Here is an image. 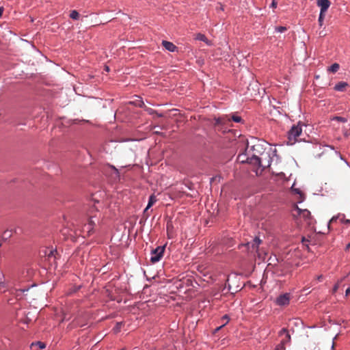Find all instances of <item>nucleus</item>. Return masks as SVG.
Listing matches in <instances>:
<instances>
[{"label":"nucleus","instance_id":"nucleus-1","mask_svg":"<svg viewBox=\"0 0 350 350\" xmlns=\"http://www.w3.org/2000/svg\"><path fill=\"white\" fill-rule=\"evenodd\" d=\"M246 161L253 165L265 169L271 165V159L269 153H262L261 157L253 154L251 157H247Z\"/></svg>","mask_w":350,"mask_h":350},{"label":"nucleus","instance_id":"nucleus-2","mask_svg":"<svg viewBox=\"0 0 350 350\" xmlns=\"http://www.w3.org/2000/svg\"><path fill=\"white\" fill-rule=\"evenodd\" d=\"M317 5L321 8L320 14L319 17V22L320 25H322V22L325 18V12L329 8L331 2L329 0H317Z\"/></svg>","mask_w":350,"mask_h":350},{"label":"nucleus","instance_id":"nucleus-3","mask_svg":"<svg viewBox=\"0 0 350 350\" xmlns=\"http://www.w3.org/2000/svg\"><path fill=\"white\" fill-rule=\"evenodd\" d=\"M301 128L299 125L293 126L288 133V143L291 145L295 144L297 137H298L301 133Z\"/></svg>","mask_w":350,"mask_h":350},{"label":"nucleus","instance_id":"nucleus-4","mask_svg":"<svg viewBox=\"0 0 350 350\" xmlns=\"http://www.w3.org/2000/svg\"><path fill=\"white\" fill-rule=\"evenodd\" d=\"M99 222V217L96 215H89L88 223L85 224L83 230L90 234L94 229V227Z\"/></svg>","mask_w":350,"mask_h":350},{"label":"nucleus","instance_id":"nucleus-5","mask_svg":"<svg viewBox=\"0 0 350 350\" xmlns=\"http://www.w3.org/2000/svg\"><path fill=\"white\" fill-rule=\"evenodd\" d=\"M165 246H158L155 249L151 251L150 254V261L152 263H156L159 262L161 258L163 257Z\"/></svg>","mask_w":350,"mask_h":350},{"label":"nucleus","instance_id":"nucleus-6","mask_svg":"<svg viewBox=\"0 0 350 350\" xmlns=\"http://www.w3.org/2000/svg\"><path fill=\"white\" fill-rule=\"evenodd\" d=\"M280 335L281 336H284V337L281 340L280 343L276 346L275 350H285L284 345L288 342L291 339L289 333L285 328H283L280 331Z\"/></svg>","mask_w":350,"mask_h":350},{"label":"nucleus","instance_id":"nucleus-7","mask_svg":"<svg viewBox=\"0 0 350 350\" xmlns=\"http://www.w3.org/2000/svg\"><path fill=\"white\" fill-rule=\"evenodd\" d=\"M247 150H252L253 154H258L260 157H261V154L262 153H269L268 152H265L264 150L262 144L259 142L255 144L252 145L251 146H250L248 143Z\"/></svg>","mask_w":350,"mask_h":350},{"label":"nucleus","instance_id":"nucleus-8","mask_svg":"<svg viewBox=\"0 0 350 350\" xmlns=\"http://www.w3.org/2000/svg\"><path fill=\"white\" fill-rule=\"evenodd\" d=\"M291 299L290 293H286L279 295L275 299V304L279 306H285L289 304Z\"/></svg>","mask_w":350,"mask_h":350},{"label":"nucleus","instance_id":"nucleus-9","mask_svg":"<svg viewBox=\"0 0 350 350\" xmlns=\"http://www.w3.org/2000/svg\"><path fill=\"white\" fill-rule=\"evenodd\" d=\"M215 126H228L230 122V118L228 116H223L214 118Z\"/></svg>","mask_w":350,"mask_h":350},{"label":"nucleus","instance_id":"nucleus-10","mask_svg":"<svg viewBox=\"0 0 350 350\" xmlns=\"http://www.w3.org/2000/svg\"><path fill=\"white\" fill-rule=\"evenodd\" d=\"M260 243L261 240L258 237H255L252 242H248L247 245L249 250L252 249V251H257Z\"/></svg>","mask_w":350,"mask_h":350},{"label":"nucleus","instance_id":"nucleus-11","mask_svg":"<svg viewBox=\"0 0 350 350\" xmlns=\"http://www.w3.org/2000/svg\"><path fill=\"white\" fill-rule=\"evenodd\" d=\"M92 201H94V204L93 207L90 210V213H92L94 210L98 211L100 208H103L104 207L103 202H100L97 200L94 196L92 198Z\"/></svg>","mask_w":350,"mask_h":350},{"label":"nucleus","instance_id":"nucleus-12","mask_svg":"<svg viewBox=\"0 0 350 350\" xmlns=\"http://www.w3.org/2000/svg\"><path fill=\"white\" fill-rule=\"evenodd\" d=\"M162 45L166 50L170 52H174L177 49V47L172 42L169 41L163 40Z\"/></svg>","mask_w":350,"mask_h":350},{"label":"nucleus","instance_id":"nucleus-13","mask_svg":"<svg viewBox=\"0 0 350 350\" xmlns=\"http://www.w3.org/2000/svg\"><path fill=\"white\" fill-rule=\"evenodd\" d=\"M348 86V83L345 81H340L334 86V90L339 92H343Z\"/></svg>","mask_w":350,"mask_h":350},{"label":"nucleus","instance_id":"nucleus-14","mask_svg":"<svg viewBox=\"0 0 350 350\" xmlns=\"http://www.w3.org/2000/svg\"><path fill=\"white\" fill-rule=\"evenodd\" d=\"M157 202V198L154 195H151L149 197L148 204L144 209V213L146 214V213L148 211V210Z\"/></svg>","mask_w":350,"mask_h":350},{"label":"nucleus","instance_id":"nucleus-15","mask_svg":"<svg viewBox=\"0 0 350 350\" xmlns=\"http://www.w3.org/2000/svg\"><path fill=\"white\" fill-rule=\"evenodd\" d=\"M196 39L198 40L204 42L208 46L211 45V42L202 33H198L196 36Z\"/></svg>","mask_w":350,"mask_h":350},{"label":"nucleus","instance_id":"nucleus-16","mask_svg":"<svg viewBox=\"0 0 350 350\" xmlns=\"http://www.w3.org/2000/svg\"><path fill=\"white\" fill-rule=\"evenodd\" d=\"M306 209H301L297 206V205H295L293 210V215L294 217L299 216L301 214V213H304Z\"/></svg>","mask_w":350,"mask_h":350},{"label":"nucleus","instance_id":"nucleus-17","mask_svg":"<svg viewBox=\"0 0 350 350\" xmlns=\"http://www.w3.org/2000/svg\"><path fill=\"white\" fill-rule=\"evenodd\" d=\"M308 229L310 228L312 230L317 232V228L314 226H311L312 224V217L310 215V213L309 211H308Z\"/></svg>","mask_w":350,"mask_h":350},{"label":"nucleus","instance_id":"nucleus-18","mask_svg":"<svg viewBox=\"0 0 350 350\" xmlns=\"http://www.w3.org/2000/svg\"><path fill=\"white\" fill-rule=\"evenodd\" d=\"M135 105L138 106L139 107L143 108L145 105L144 101L142 100V98L139 96L137 97V98L132 102Z\"/></svg>","mask_w":350,"mask_h":350},{"label":"nucleus","instance_id":"nucleus-19","mask_svg":"<svg viewBox=\"0 0 350 350\" xmlns=\"http://www.w3.org/2000/svg\"><path fill=\"white\" fill-rule=\"evenodd\" d=\"M290 323L291 325L293 324L295 326L300 327H303V325H304L303 322L299 319H295L292 320Z\"/></svg>","mask_w":350,"mask_h":350},{"label":"nucleus","instance_id":"nucleus-20","mask_svg":"<svg viewBox=\"0 0 350 350\" xmlns=\"http://www.w3.org/2000/svg\"><path fill=\"white\" fill-rule=\"evenodd\" d=\"M339 68V64L334 63L328 68V70L332 72H336L338 70Z\"/></svg>","mask_w":350,"mask_h":350},{"label":"nucleus","instance_id":"nucleus-21","mask_svg":"<svg viewBox=\"0 0 350 350\" xmlns=\"http://www.w3.org/2000/svg\"><path fill=\"white\" fill-rule=\"evenodd\" d=\"M70 17L72 18V19H74V20H77L79 17V14L77 11L76 10H72L70 14Z\"/></svg>","mask_w":350,"mask_h":350},{"label":"nucleus","instance_id":"nucleus-22","mask_svg":"<svg viewBox=\"0 0 350 350\" xmlns=\"http://www.w3.org/2000/svg\"><path fill=\"white\" fill-rule=\"evenodd\" d=\"M12 236V231L7 230L3 233V239L5 240L8 239Z\"/></svg>","mask_w":350,"mask_h":350},{"label":"nucleus","instance_id":"nucleus-23","mask_svg":"<svg viewBox=\"0 0 350 350\" xmlns=\"http://www.w3.org/2000/svg\"><path fill=\"white\" fill-rule=\"evenodd\" d=\"M143 108L150 115H152L156 113V111L153 109H152L150 107H148L146 105H144V107Z\"/></svg>","mask_w":350,"mask_h":350},{"label":"nucleus","instance_id":"nucleus-24","mask_svg":"<svg viewBox=\"0 0 350 350\" xmlns=\"http://www.w3.org/2000/svg\"><path fill=\"white\" fill-rule=\"evenodd\" d=\"M232 120L235 122H241L242 119L240 116H237V115H233L231 118H230V120Z\"/></svg>","mask_w":350,"mask_h":350},{"label":"nucleus","instance_id":"nucleus-25","mask_svg":"<svg viewBox=\"0 0 350 350\" xmlns=\"http://www.w3.org/2000/svg\"><path fill=\"white\" fill-rule=\"evenodd\" d=\"M275 30L277 32L283 33L286 30V27L284 26L275 27Z\"/></svg>","mask_w":350,"mask_h":350},{"label":"nucleus","instance_id":"nucleus-26","mask_svg":"<svg viewBox=\"0 0 350 350\" xmlns=\"http://www.w3.org/2000/svg\"><path fill=\"white\" fill-rule=\"evenodd\" d=\"M333 120H336L337 121L342 122H347V118H343V117H340V116H336V117H334L333 118Z\"/></svg>","mask_w":350,"mask_h":350},{"label":"nucleus","instance_id":"nucleus-27","mask_svg":"<svg viewBox=\"0 0 350 350\" xmlns=\"http://www.w3.org/2000/svg\"><path fill=\"white\" fill-rule=\"evenodd\" d=\"M31 345H38L39 347V348L41 349L45 348V347H46L45 344L42 342H37L36 343H32Z\"/></svg>","mask_w":350,"mask_h":350},{"label":"nucleus","instance_id":"nucleus-28","mask_svg":"<svg viewBox=\"0 0 350 350\" xmlns=\"http://www.w3.org/2000/svg\"><path fill=\"white\" fill-rule=\"evenodd\" d=\"M56 252H57L56 250H49V253L46 252V255H47L48 258H50L53 256H55V253H56Z\"/></svg>","mask_w":350,"mask_h":350},{"label":"nucleus","instance_id":"nucleus-29","mask_svg":"<svg viewBox=\"0 0 350 350\" xmlns=\"http://www.w3.org/2000/svg\"><path fill=\"white\" fill-rule=\"evenodd\" d=\"M338 217H333L329 221L328 224H327V228L329 229L330 228V225L331 224L335 222L337 219H338Z\"/></svg>","mask_w":350,"mask_h":350},{"label":"nucleus","instance_id":"nucleus-30","mask_svg":"<svg viewBox=\"0 0 350 350\" xmlns=\"http://www.w3.org/2000/svg\"><path fill=\"white\" fill-rule=\"evenodd\" d=\"M294 186H295V183L292 185L291 190L293 192H295V193L299 194V195L301 196V191H300V189L295 188Z\"/></svg>","mask_w":350,"mask_h":350},{"label":"nucleus","instance_id":"nucleus-31","mask_svg":"<svg viewBox=\"0 0 350 350\" xmlns=\"http://www.w3.org/2000/svg\"><path fill=\"white\" fill-rule=\"evenodd\" d=\"M229 320L230 318L227 314L224 315L221 318V321H225L224 323H226V325L228 323Z\"/></svg>","mask_w":350,"mask_h":350},{"label":"nucleus","instance_id":"nucleus-32","mask_svg":"<svg viewBox=\"0 0 350 350\" xmlns=\"http://www.w3.org/2000/svg\"><path fill=\"white\" fill-rule=\"evenodd\" d=\"M277 4H278V3H277L276 0H273L270 7L272 8H275L277 7Z\"/></svg>","mask_w":350,"mask_h":350},{"label":"nucleus","instance_id":"nucleus-33","mask_svg":"<svg viewBox=\"0 0 350 350\" xmlns=\"http://www.w3.org/2000/svg\"><path fill=\"white\" fill-rule=\"evenodd\" d=\"M226 325V323H223L222 325H221L220 326L217 327V328H215L214 332L216 333L219 330H220L224 326Z\"/></svg>","mask_w":350,"mask_h":350},{"label":"nucleus","instance_id":"nucleus-34","mask_svg":"<svg viewBox=\"0 0 350 350\" xmlns=\"http://www.w3.org/2000/svg\"><path fill=\"white\" fill-rule=\"evenodd\" d=\"M338 288H339V284H338V283H337V284H336L334 285V288H333V290H332V291H333V293H336V292L338 291Z\"/></svg>","mask_w":350,"mask_h":350},{"label":"nucleus","instance_id":"nucleus-35","mask_svg":"<svg viewBox=\"0 0 350 350\" xmlns=\"http://www.w3.org/2000/svg\"><path fill=\"white\" fill-rule=\"evenodd\" d=\"M244 157H245V155L239 154L238 157V159L240 160V161L241 163H244L245 162Z\"/></svg>","mask_w":350,"mask_h":350},{"label":"nucleus","instance_id":"nucleus-36","mask_svg":"<svg viewBox=\"0 0 350 350\" xmlns=\"http://www.w3.org/2000/svg\"><path fill=\"white\" fill-rule=\"evenodd\" d=\"M341 222L342 223H345V224H350V219H340Z\"/></svg>","mask_w":350,"mask_h":350},{"label":"nucleus","instance_id":"nucleus-37","mask_svg":"<svg viewBox=\"0 0 350 350\" xmlns=\"http://www.w3.org/2000/svg\"><path fill=\"white\" fill-rule=\"evenodd\" d=\"M121 324H122V323H117V324H116V331L119 330Z\"/></svg>","mask_w":350,"mask_h":350},{"label":"nucleus","instance_id":"nucleus-38","mask_svg":"<svg viewBox=\"0 0 350 350\" xmlns=\"http://www.w3.org/2000/svg\"><path fill=\"white\" fill-rule=\"evenodd\" d=\"M350 249V243H348L345 247V251L347 252Z\"/></svg>","mask_w":350,"mask_h":350},{"label":"nucleus","instance_id":"nucleus-39","mask_svg":"<svg viewBox=\"0 0 350 350\" xmlns=\"http://www.w3.org/2000/svg\"><path fill=\"white\" fill-rule=\"evenodd\" d=\"M345 294H346V296H347V295H349L350 294V288H348L346 290Z\"/></svg>","mask_w":350,"mask_h":350},{"label":"nucleus","instance_id":"nucleus-40","mask_svg":"<svg viewBox=\"0 0 350 350\" xmlns=\"http://www.w3.org/2000/svg\"><path fill=\"white\" fill-rule=\"evenodd\" d=\"M3 12V8L2 7H0V18L2 16Z\"/></svg>","mask_w":350,"mask_h":350},{"label":"nucleus","instance_id":"nucleus-41","mask_svg":"<svg viewBox=\"0 0 350 350\" xmlns=\"http://www.w3.org/2000/svg\"><path fill=\"white\" fill-rule=\"evenodd\" d=\"M28 290H29V288H24V289H21L20 291L22 292H25V291H27Z\"/></svg>","mask_w":350,"mask_h":350},{"label":"nucleus","instance_id":"nucleus-42","mask_svg":"<svg viewBox=\"0 0 350 350\" xmlns=\"http://www.w3.org/2000/svg\"><path fill=\"white\" fill-rule=\"evenodd\" d=\"M105 70H106V71H107V72L109 70V67H108V66H105Z\"/></svg>","mask_w":350,"mask_h":350},{"label":"nucleus","instance_id":"nucleus-43","mask_svg":"<svg viewBox=\"0 0 350 350\" xmlns=\"http://www.w3.org/2000/svg\"><path fill=\"white\" fill-rule=\"evenodd\" d=\"M306 241V239L304 237H302V242L304 243V241Z\"/></svg>","mask_w":350,"mask_h":350},{"label":"nucleus","instance_id":"nucleus-44","mask_svg":"<svg viewBox=\"0 0 350 350\" xmlns=\"http://www.w3.org/2000/svg\"><path fill=\"white\" fill-rule=\"evenodd\" d=\"M169 229H170V225L167 224V230L169 231Z\"/></svg>","mask_w":350,"mask_h":350},{"label":"nucleus","instance_id":"nucleus-45","mask_svg":"<svg viewBox=\"0 0 350 350\" xmlns=\"http://www.w3.org/2000/svg\"><path fill=\"white\" fill-rule=\"evenodd\" d=\"M313 350H320V349H319V348L314 347Z\"/></svg>","mask_w":350,"mask_h":350},{"label":"nucleus","instance_id":"nucleus-46","mask_svg":"<svg viewBox=\"0 0 350 350\" xmlns=\"http://www.w3.org/2000/svg\"><path fill=\"white\" fill-rule=\"evenodd\" d=\"M323 154H324V152H321V154H319V156H323Z\"/></svg>","mask_w":350,"mask_h":350},{"label":"nucleus","instance_id":"nucleus-47","mask_svg":"<svg viewBox=\"0 0 350 350\" xmlns=\"http://www.w3.org/2000/svg\"><path fill=\"white\" fill-rule=\"evenodd\" d=\"M3 284L2 282H0V286H3Z\"/></svg>","mask_w":350,"mask_h":350},{"label":"nucleus","instance_id":"nucleus-48","mask_svg":"<svg viewBox=\"0 0 350 350\" xmlns=\"http://www.w3.org/2000/svg\"><path fill=\"white\" fill-rule=\"evenodd\" d=\"M158 116L161 117L162 115L161 114H158Z\"/></svg>","mask_w":350,"mask_h":350},{"label":"nucleus","instance_id":"nucleus-49","mask_svg":"<svg viewBox=\"0 0 350 350\" xmlns=\"http://www.w3.org/2000/svg\"><path fill=\"white\" fill-rule=\"evenodd\" d=\"M1 246V244L0 243V247Z\"/></svg>","mask_w":350,"mask_h":350}]
</instances>
